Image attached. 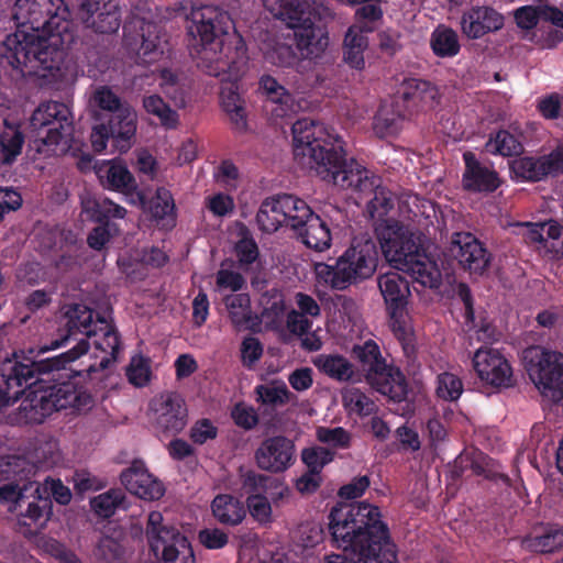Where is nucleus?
<instances>
[{"instance_id":"f257e3e1","label":"nucleus","mask_w":563,"mask_h":563,"mask_svg":"<svg viewBox=\"0 0 563 563\" xmlns=\"http://www.w3.org/2000/svg\"><path fill=\"white\" fill-rule=\"evenodd\" d=\"M70 16L65 0H15L16 30L3 41L1 56L23 77L56 79L65 52L76 43Z\"/></svg>"},{"instance_id":"f03ea898","label":"nucleus","mask_w":563,"mask_h":563,"mask_svg":"<svg viewBox=\"0 0 563 563\" xmlns=\"http://www.w3.org/2000/svg\"><path fill=\"white\" fill-rule=\"evenodd\" d=\"M87 347L86 342H79L75 349L55 356L3 363L0 411L22 398L16 415L19 422L40 424L54 411L90 408L93 398L82 386L70 379L59 380L53 374L79 358Z\"/></svg>"},{"instance_id":"7ed1b4c3","label":"nucleus","mask_w":563,"mask_h":563,"mask_svg":"<svg viewBox=\"0 0 563 563\" xmlns=\"http://www.w3.org/2000/svg\"><path fill=\"white\" fill-rule=\"evenodd\" d=\"M294 155L307 164L324 181L342 189L374 192L367 203L372 218H380L394 207L389 190L379 185V178L354 159H346L344 142L312 119H298L291 128Z\"/></svg>"},{"instance_id":"20e7f679","label":"nucleus","mask_w":563,"mask_h":563,"mask_svg":"<svg viewBox=\"0 0 563 563\" xmlns=\"http://www.w3.org/2000/svg\"><path fill=\"white\" fill-rule=\"evenodd\" d=\"M232 27L230 14L219 7L192 8L188 16L187 33L198 68L222 81L236 79L247 63L244 41L236 33L230 35Z\"/></svg>"},{"instance_id":"39448f33","label":"nucleus","mask_w":563,"mask_h":563,"mask_svg":"<svg viewBox=\"0 0 563 563\" xmlns=\"http://www.w3.org/2000/svg\"><path fill=\"white\" fill-rule=\"evenodd\" d=\"M327 518L332 547L397 562V545L377 506L366 501L339 503Z\"/></svg>"},{"instance_id":"423d86ee","label":"nucleus","mask_w":563,"mask_h":563,"mask_svg":"<svg viewBox=\"0 0 563 563\" xmlns=\"http://www.w3.org/2000/svg\"><path fill=\"white\" fill-rule=\"evenodd\" d=\"M351 357L355 362L358 382L364 379L374 390L390 401L407 400L409 385L401 369L387 362L378 343L372 339L354 344Z\"/></svg>"},{"instance_id":"0eeeda50","label":"nucleus","mask_w":563,"mask_h":563,"mask_svg":"<svg viewBox=\"0 0 563 563\" xmlns=\"http://www.w3.org/2000/svg\"><path fill=\"white\" fill-rule=\"evenodd\" d=\"M378 265V250L371 238H354L351 245L334 264L318 263L316 274L319 282L335 290H345L371 278Z\"/></svg>"},{"instance_id":"6e6552de","label":"nucleus","mask_w":563,"mask_h":563,"mask_svg":"<svg viewBox=\"0 0 563 563\" xmlns=\"http://www.w3.org/2000/svg\"><path fill=\"white\" fill-rule=\"evenodd\" d=\"M525 368L536 387L553 400L563 397V354L539 345L522 353Z\"/></svg>"},{"instance_id":"1a4fd4ad","label":"nucleus","mask_w":563,"mask_h":563,"mask_svg":"<svg viewBox=\"0 0 563 563\" xmlns=\"http://www.w3.org/2000/svg\"><path fill=\"white\" fill-rule=\"evenodd\" d=\"M145 533L151 551L156 559L164 563H174L181 550L188 551L186 562L195 563V555L191 544L173 525L164 523L163 515L159 511H151L147 517Z\"/></svg>"},{"instance_id":"9d476101","label":"nucleus","mask_w":563,"mask_h":563,"mask_svg":"<svg viewBox=\"0 0 563 563\" xmlns=\"http://www.w3.org/2000/svg\"><path fill=\"white\" fill-rule=\"evenodd\" d=\"M512 180L538 183L563 174V142L549 154L520 156L509 162Z\"/></svg>"},{"instance_id":"9b49d317","label":"nucleus","mask_w":563,"mask_h":563,"mask_svg":"<svg viewBox=\"0 0 563 563\" xmlns=\"http://www.w3.org/2000/svg\"><path fill=\"white\" fill-rule=\"evenodd\" d=\"M93 310L85 305L75 303L70 306L64 314L66 323L59 333V338L51 341L48 345L41 346L38 353H45L65 346L70 340L77 341L71 350L75 349L79 342H86L88 346H90L88 339L98 335L97 328L99 327L98 319L93 321ZM87 350H89V347H87ZM68 351H70V349ZM88 351H86L85 354ZM81 355H84V353Z\"/></svg>"},{"instance_id":"f8f14e48","label":"nucleus","mask_w":563,"mask_h":563,"mask_svg":"<svg viewBox=\"0 0 563 563\" xmlns=\"http://www.w3.org/2000/svg\"><path fill=\"white\" fill-rule=\"evenodd\" d=\"M32 466L24 457L12 455L0 463V501L14 503L23 509L26 501V492L31 490L35 483L30 481Z\"/></svg>"},{"instance_id":"ddd939ff","label":"nucleus","mask_w":563,"mask_h":563,"mask_svg":"<svg viewBox=\"0 0 563 563\" xmlns=\"http://www.w3.org/2000/svg\"><path fill=\"white\" fill-rule=\"evenodd\" d=\"M375 234L385 258L395 266L400 261H405L406 256L411 251H416L419 245L408 228L394 219L377 221Z\"/></svg>"},{"instance_id":"4468645a","label":"nucleus","mask_w":563,"mask_h":563,"mask_svg":"<svg viewBox=\"0 0 563 563\" xmlns=\"http://www.w3.org/2000/svg\"><path fill=\"white\" fill-rule=\"evenodd\" d=\"M449 250L459 266L472 276H483L490 266L492 253L470 232H455Z\"/></svg>"},{"instance_id":"2eb2a0df","label":"nucleus","mask_w":563,"mask_h":563,"mask_svg":"<svg viewBox=\"0 0 563 563\" xmlns=\"http://www.w3.org/2000/svg\"><path fill=\"white\" fill-rule=\"evenodd\" d=\"M156 429L165 434L175 435L184 430L188 420V410L181 395L167 391L152 401Z\"/></svg>"},{"instance_id":"dca6fc26","label":"nucleus","mask_w":563,"mask_h":563,"mask_svg":"<svg viewBox=\"0 0 563 563\" xmlns=\"http://www.w3.org/2000/svg\"><path fill=\"white\" fill-rule=\"evenodd\" d=\"M377 283L393 321L394 331L404 333L405 329L400 321L410 295L409 282L397 272H387L378 276Z\"/></svg>"},{"instance_id":"f3484780","label":"nucleus","mask_w":563,"mask_h":563,"mask_svg":"<svg viewBox=\"0 0 563 563\" xmlns=\"http://www.w3.org/2000/svg\"><path fill=\"white\" fill-rule=\"evenodd\" d=\"M473 366L481 380L493 387L507 388L512 385V368L496 349H478L473 356Z\"/></svg>"},{"instance_id":"a211bd4d","label":"nucleus","mask_w":563,"mask_h":563,"mask_svg":"<svg viewBox=\"0 0 563 563\" xmlns=\"http://www.w3.org/2000/svg\"><path fill=\"white\" fill-rule=\"evenodd\" d=\"M96 104L109 112L108 121L112 122V129L119 135H135L136 112L125 101H122L111 88L101 86L93 93Z\"/></svg>"},{"instance_id":"6ab92c4d","label":"nucleus","mask_w":563,"mask_h":563,"mask_svg":"<svg viewBox=\"0 0 563 563\" xmlns=\"http://www.w3.org/2000/svg\"><path fill=\"white\" fill-rule=\"evenodd\" d=\"M255 461L263 471L283 473L295 462V444L285 435L267 438L255 451Z\"/></svg>"},{"instance_id":"aec40b11","label":"nucleus","mask_w":563,"mask_h":563,"mask_svg":"<svg viewBox=\"0 0 563 563\" xmlns=\"http://www.w3.org/2000/svg\"><path fill=\"white\" fill-rule=\"evenodd\" d=\"M463 161L465 167L462 175V187L465 191L488 195L500 187L501 179L493 165L481 162L470 151L463 154Z\"/></svg>"},{"instance_id":"412c9836","label":"nucleus","mask_w":563,"mask_h":563,"mask_svg":"<svg viewBox=\"0 0 563 563\" xmlns=\"http://www.w3.org/2000/svg\"><path fill=\"white\" fill-rule=\"evenodd\" d=\"M296 48L307 64H319L327 59L328 32L319 19L310 20L295 30Z\"/></svg>"},{"instance_id":"4be33fe9","label":"nucleus","mask_w":563,"mask_h":563,"mask_svg":"<svg viewBox=\"0 0 563 563\" xmlns=\"http://www.w3.org/2000/svg\"><path fill=\"white\" fill-rule=\"evenodd\" d=\"M74 132V117L70 120L52 121L43 130H31L32 143L36 152L45 155H62L71 147Z\"/></svg>"},{"instance_id":"5701e85b","label":"nucleus","mask_w":563,"mask_h":563,"mask_svg":"<svg viewBox=\"0 0 563 563\" xmlns=\"http://www.w3.org/2000/svg\"><path fill=\"white\" fill-rule=\"evenodd\" d=\"M505 18L490 5H472L461 16L462 33L471 40H478L504 27Z\"/></svg>"},{"instance_id":"b1692460","label":"nucleus","mask_w":563,"mask_h":563,"mask_svg":"<svg viewBox=\"0 0 563 563\" xmlns=\"http://www.w3.org/2000/svg\"><path fill=\"white\" fill-rule=\"evenodd\" d=\"M99 327L97 328L98 335L93 338L95 349L103 353L99 362L89 364L86 368L77 372L79 375L81 372H86L90 379L95 378V374L106 371L113 362L117 361V356L121 347V336L111 322H108L106 318L98 317Z\"/></svg>"},{"instance_id":"393cba45","label":"nucleus","mask_w":563,"mask_h":563,"mask_svg":"<svg viewBox=\"0 0 563 563\" xmlns=\"http://www.w3.org/2000/svg\"><path fill=\"white\" fill-rule=\"evenodd\" d=\"M120 481L129 493L144 500H157L165 493L163 483L154 477L140 460L133 461L122 471Z\"/></svg>"},{"instance_id":"a878e982","label":"nucleus","mask_w":563,"mask_h":563,"mask_svg":"<svg viewBox=\"0 0 563 563\" xmlns=\"http://www.w3.org/2000/svg\"><path fill=\"white\" fill-rule=\"evenodd\" d=\"M262 2L275 19L292 30L320 18L316 9V0H262Z\"/></svg>"},{"instance_id":"bb28decb","label":"nucleus","mask_w":563,"mask_h":563,"mask_svg":"<svg viewBox=\"0 0 563 563\" xmlns=\"http://www.w3.org/2000/svg\"><path fill=\"white\" fill-rule=\"evenodd\" d=\"M398 99L402 101L408 112L434 109L441 99L440 90L433 82L420 78H406L398 91Z\"/></svg>"},{"instance_id":"cd10ccee","label":"nucleus","mask_w":563,"mask_h":563,"mask_svg":"<svg viewBox=\"0 0 563 563\" xmlns=\"http://www.w3.org/2000/svg\"><path fill=\"white\" fill-rule=\"evenodd\" d=\"M396 267L409 274L417 283L424 287H438L440 282V272L437 263L432 261L420 245L416 251H411L405 261H400Z\"/></svg>"},{"instance_id":"c85d7f7f","label":"nucleus","mask_w":563,"mask_h":563,"mask_svg":"<svg viewBox=\"0 0 563 563\" xmlns=\"http://www.w3.org/2000/svg\"><path fill=\"white\" fill-rule=\"evenodd\" d=\"M147 30L133 36L124 32L123 44L129 54H132L137 64H152L157 62L164 54V47L161 37Z\"/></svg>"},{"instance_id":"c756f323","label":"nucleus","mask_w":563,"mask_h":563,"mask_svg":"<svg viewBox=\"0 0 563 563\" xmlns=\"http://www.w3.org/2000/svg\"><path fill=\"white\" fill-rule=\"evenodd\" d=\"M294 232L305 245L318 252L330 249L332 244V233L329 221L316 212L303 221L301 228Z\"/></svg>"},{"instance_id":"7c9ffc66","label":"nucleus","mask_w":563,"mask_h":563,"mask_svg":"<svg viewBox=\"0 0 563 563\" xmlns=\"http://www.w3.org/2000/svg\"><path fill=\"white\" fill-rule=\"evenodd\" d=\"M96 174L101 185L109 190L129 194L137 187L135 178L122 162H103L97 166Z\"/></svg>"},{"instance_id":"2f4dec72","label":"nucleus","mask_w":563,"mask_h":563,"mask_svg":"<svg viewBox=\"0 0 563 563\" xmlns=\"http://www.w3.org/2000/svg\"><path fill=\"white\" fill-rule=\"evenodd\" d=\"M314 364L320 372L332 379L338 382L358 383L355 365L343 355H320Z\"/></svg>"},{"instance_id":"473e14b6","label":"nucleus","mask_w":563,"mask_h":563,"mask_svg":"<svg viewBox=\"0 0 563 563\" xmlns=\"http://www.w3.org/2000/svg\"><path fill=\"white\" fill-rule=\"evenodd\" d=\"M523 547L537 553H552L563 549V527L548 526L523 539Z\"/></svg>"},{"instance_id":"72a5a7b5","label":"nucleus","mask_w":563,"mask_h":563,"mask_svg":"<svg viewBox=\"0 0 563 563\" xmlns=\"http://www.w3.org/2000/svg\"><path fill=\"white\" fill-rule=\"evenodd\" d=\"M220 101L223 111L229 115L232 128L238 132H244L247 128L245 109L241 102L238 87L233 82L221 87Z\"/></svg>"},{"instance_id":"f704fd0d","label":"nucleus","mask_w":563,"mask_h":563,"mask_svg":"<svg viewBox=\"0 0 563 563\" xmlns=\"http://www.w3.org/2000/svg\"><path fill=\"white\" fill-rule=\"evenodd\" d=\"M487 456L482 452L462 453L454 462V472L462 476L464 472L471 470L476 476H483L489 481H501L509 484V477L506 474L495 473L486 467Z\"/></svg>"},{"instance_id":"c9c22d12","label":"nucleus","mask_w":563,"mask_h":563,"mask_svg":"<svg viewBox=\"0 0 563 563\" xmlns=\"http://www.w3.org/2000/svg\"><path fill=\"white\" fill-rule=\"evenodd\" d=\"M234 329H246L253 320L251 297L246 292L225 295L222 299Z\"/></svg>"},{"instance_id":"e433bc0d","label":"nucleus","mask_w":563,"mask_h":563,"mask_svg":"<svg viewBox=\"0 0 563 563\" xmlns=\"http://www.w3.org/2000/svg\"><path fill=\"white\" fill-rule=\"evenodd\" d=\"M282 195L266 198L261 203L256 213V222L261 231L274 233L280 227L286 225L284 208H280Z\"/></svg>"},{"instance_id":"4c0bfd02","label":"nucleus","mask_w":563,"mask_h":563,"mask_svg":"<svg viewBox=\"0 0 563 563\" xmlns=\"http://www.w3.org/2000/svg\"><path fill=\"white\" fill-rule=\"evenodd\" d=\"M405 117L406 110L399 109L398 101L395 107L383 106L373 119V131L380 139L394 136L400 131Z\"/></svg>"},{"instance_id":"58836bf2","label":"nucleus","mask_w":563,"mask_h":563,"mask_svg":"<svg viewBox=\"0 0 563 563\" xmlns=\"http://www.w3.org/2000/svg\"><path fill=\"white\" fill-rule=\"evenodd\" d=\"M73 115L69 107L59 101L42 102L32 113L30 119L31 130H43L47 128L52 121L62 120L66 122Z\"/></svg>"},{"instance_id":"ea45409f","label":"nucleus","mask_w":563,"mask_h":563,"mask_svg":"<svg viewBox=\"0 0 563 563\" xmlns=\"http://www.w3.org/2000/svg\"><path fill=\"white\" fill-rule=\"evenodd\" d=\"M430 47L439 58H453L461 51L459 35L453 29L440 24L431 33Z\"/></svg>"},{"instance_id":"a19ab883","label":"nucleus","mask_w":563,"mask_h":563,"mask_svg":"<svg viewBox=\"0 0 563 563\" xmlns=\"http://www.w3.org/2000/svg\"><path fill=\"white\" fill-rule=\"evenodd\" d=\"M135 135H119L112 129V122L108 121L107 124H97L92 128L90 134L91 146L95 152L101 153L107 148L109 139H112L113 146L121 153H125L131 148L132 139Z\"/></svg>"},{"instance_id":"79ce46f5","label":"nucleus","mask_w":563,"mask_h":563,"mask_svg":"<svg viewBox=\"0 0 563 563\" xmlns=\"http://www.w3.org/2000/svg\"><path fill=\"white\" fill-rule=\"evenodd\" d=\"M32 490V499L26 496L24 507L20 509L21 515L30 519L32 523L44 526L53 515V501L49 496L43 495L36 485Z\"/></svg>"},{"instance_id":"37998d69","label":"nucleus","mask_w":563,"mask_h":563,"mask_svg":"<svg viewBox=\"0 0 563 563\" xmlns=\"http://www.w3.org/2000/svg\"><path fill=\"white\" fill-rule=\"evenodd\" d=\"M211 508L216 519L223 525L236 526L245 517L243 504L231 495H218Z\"/></svg>"},{"instance_id":"c03bdc74","label":"nucleus","mask_w":563,"mask_h":563,"mask_svg":"<svg viewBox=\"0 0 563 563\" xmlns=\"http://www.w3.org/2000/svg\"><path fill=\"white\" fill-rule=\"evenodd\" d=\"M485 150L493 155H500L504 157L519 156L523 153L522 143L505 129H499L489 134L485 143Z\"/></svg>"},{"instance_id":"a18cd8bd","label":"nucleus","mask_w":563,"mask_h":563,"mask_svg":"<svg viewBox=\"0 0 563 563\" xmlns=\"http://www.w3.org/2000/svg\"><path fill=\"white\" fill-rule=\"evenodd\" d=\"M280 208H284L286 227L292 231L301 228L303 221L314 212L303 199L290 194H282Z\"/></svg>"},{"instance_id":"49530a36","label":"nucleus","mask_w":563,"mask_h":563,"mask_svg":"<svg viewBox=\"0 0 563 563\" xmlns=\"http://www.w3.org/2000/svg\"><path fill=\"white\" fill-rule=\"evenodd\" d=\"M121 25V12L117 4L103 3L102 8L85 25L99 34L115 33Z\"/></svg>"},{"instance_id":"de8ad7c7","label":"nucleus","mask_w":563,"mask_h":563,"mask_svg":"<svg viewBox=\"0 0 563 563\" xmlns=\"http://www.w3.org/2000/svg\"><path fill=\"white\" fill-rule=\"evenodd\" d=\"M151 216L158 224L174 225L175 222V203L172 194L165 188H157L155 196L150 201Z\"/></svg>"},{"instance_id":"09e8293b","label":"nucleus","mask_w":563,"mask_h":563,"mask_svg":"<svg viewBox=\"0 0 563 563\" xmlns=\"http://www.w3.org/2000/svg\"><path fill=\"white\" fill-rule=\"evenodd\" d=\"M24 135L19 129L9 128L0 133V163L12 165L22 152Z\"/></svg>"},{"instance_id":"8fccbe9b","label":"nucleus","mask_w":563,"mask_h":563,"mask_svg":"<svg viewBox=\"0 0 563 563\" xmlns=\"http://www.w3.org/2000/svg\"><path fill=\"white\" fill-rule=\"evenodd\" d=\"M125 494L121 489H109L93 497L90 506L93 511L104 519L112 517L118 508H124Z\"/></svg>"},{"instance_id":"3c124183","label":"nucleus","mask_w":563,"mask_h":563,"mask_svg":"<svg viewBox=\"0 0 563 563\" xmlns=\"http://www.w3.org/2000/svg\"><path fill=\"white\" fill-rule=\"evenodd\" d=\"M143 107L150 114L157 117L166 129H175L178 124V113L173 110L158 95H151L143 99Z\"/></svg>"},{"instance_id":"603ef678","label":"nucleus","mask_w":563,"mask_h":563,"mask_svg":"<svg viewBox=\"0 0 563 563\" xmlns=\"http://www.w3.org/2000/svg\"><path fill=\"white\" fill-rule=\"evenodd\" d=\"M238 258V267L244 273L251 271L252 265L258 261L260 250L256 241L250 235H243L233 247Z\"/></svg>"},{"instance_id":"864d4df0","label":"nucleus","mask_w":563,"mask_h":563,"mask_svg":"<svg viewBox=\"0 0 563 563\" xmlns=\"http://www.w3.org/2000/svg\"><path fill=\"white\" fill-rule=\"evenodd\" d=\"M240 477L242 489L247 494V496H253V494L265 495L273 488V485L277 484L276 478L257 473L253 470H247L245 472L241 470Z\"/></svg>"},{"instance_id":"5fc2aeb1","label":"nucleus","mask_w":563,"mask_h":563,"mask_svg":"<svg viewBox=\"0 0 563 563\" xmlns=\"http://www.w3.org/2000/svg\"><path fill=\"white\" fill-rule=\"evenodd\" d=\"M152 376L151 360L147 356L137 354L131 357L126 367L129 382L136 387H144Z\"/></svg>"},{"instance_id":"6e6d98bb","label":"nucleus","mask_w":563,"mask_h":563,"mask_svg":"<svg viewBox=\"0 0 563 563\" xmlns=\"http://www.w3.org/2000/svg\"><path fill=\"white\" fill-rule=\"evenodd\" d=\"M269 59L279 67L296 68L298 73L306 68L303 58H299L295 48L288 44H277L269 54Z\"/></svg>"},{"instance_id":"4d7b16f0","label":"nucleus","mask_w":563,"mask_h":563,"mask_svg":"<svg viewBox=\"0 0 563 563\" xmlns=\"http://www.w3.org/2000/svg\"><path fill=\"white\" fill-rule=\"evenodd\" d=\"M260 87L271 101L282 106L283 111L286 110L284 107L289 108L291 104V95L274 77L269 75L262 76Z\"/></svg>"},{"instance_id":"13d9d810","label":"nucleus","mask_w":563,"mask_h":563,"mask_svg":"<svg viewBox=\"0 0 563 563\" xmlns=\"http://www.w3.org/2000/svg\"><path fill=\"white\" fill-rule=\"evenodd\" d=\"M347 407L360 416H369L377 409L376 404L358 388H350L343 395Z\"/></svg>"},{"instance_id":"bf43d9fd","label":"nucleus","mask_w":563,"mask_h":563,"mask_svg":"<svg viewBox=\"0 0 563 563\" xmlns=\"http://www.w3.org/2000/svg\"><path fill=\"white\" fill-rule=\"evenodd\" d=\"M258 400L268 406H283L289 401L290 391L285 384L258 385L255 388Z\"/></svg>"},{"instance_id":"052dcab7","label":"nucleus","mask_w":563,"mask_h":563,"mask_svg":"<svg viewBox=\"0 0 563 563\" xmlns=\"http://www.w3.org/2000/svg\"><path fill=\"white\" fill-rule=\"evenodd\" d=\"M437 395L446 401H455L463 391L462 380L454 374L444 372L438 376Z\"/></svg>"},{"instance_id":"680f3d73","label":"nucleus","mask_w":563,"mask_h":563,"mask_svg":"<svg viewBox=\"0 0 563 563\" xmlns=\"http://www.w3.org/2000/svg\"><path fill=\"white\" fill-rule=\"evenodd\" d=\"M333 452L322 446L303 449L301 460L307 465L308 471L321 473L322 468L333 460Z\"/></svg>"},{"instance_id":"e2e57ef3","label":"nucleus","mask_w":563,"mask_h":563,"mask_svg":"<svg viewBox=\"0 0 563 563\" xmlns=\"http://www.w3.org/2000/svg\"><path fill=\"white\" fill-rule=\"evenodd\" d=\"M250 515L261 525L272 522V505L266 495L253 494L246 497Z\"/></svg>"},{"instance_id":"0e129e2a","label":"nucleus","mask_w":563,"mask_h":563,"mask_svg":"<svg viewBox=\"0 0 563 563\" xmlns=\"http://www.w3.org/2000/svg\"><path fill=\"white\" fill-rule=\"evenodd\" d=\"M379 2L380 0H375L356 9L355 18L360 23L361 32H372L374 30L372 24L383 19Z\"/></svg>"},{"instance_id":"69168bd1","label":"nucleus","mask_w":563,"mask_h":563,"mask_svg":"<svg viewBox=\"0 0 563 563\" xmlns=\"http://www.w3.org/2000/svg\"><path fill=\"white\" fill-rule=\"evenodd\" d=\"M43 495L49 496L51 500H55L57 504L66 506L71 500L70 489L63 484L59 478H46L42 485L35 483Z\"/></svg>"},{"instance_id":"338daca9","label":"nucleus","mask_w":563,"mask_h":563,"mask_svg":"<svg viewBox=\"0 0 563 563\" xmlns=\"http://www.w3.org/2000/svg\"><path fill=\"white\" fill-rule=\"evenodd\" d=\"M544 224L545 244L544 251L554 256L563 255V227L555 220Z\"/></svg>"},{"instance_id":"774afa93","label":"nucleus","mask_w":563,"mask_h":563,"mask_svg":"<svg viewBox=\"0 0 563 563\" xmlns=\"http://www.w3.org/2000/svg\"><path fill=\"white\" fill-rule=\"evenodd\" d=\"M216 286L220 291L228 289L238 294L246 287V279L239 272L220 268L216 274Z\"/></svg>"}]
</instances>
